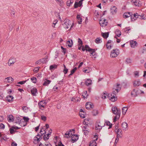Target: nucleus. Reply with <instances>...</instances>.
Here are the masks:
<instances>
[{"label":"nucleus","instance_id":"nucleus-1","mask_svg":"<svg viewBox=\"0 0 146 146\" xmlns=\"http://www.w3.org/2000/svg\"><path fill=\"white\" fill-rule=\"evenodd\" d=\"M131 18L132 21L135 20L137 18H139L140 19H146L145 17H144L143 15H138L137 13L134 14L133 15H131Z\"/></svg>","mask_w":146,"mask_h":146},{"label":"nucleus","instance_id":"nucleus-2","mask_svg":"<svg viewBox=\"0 0 146 146\" xmlns=\"http://www.w3.org/2000/svg\"><path fill=\"white\" fill-rule=\"evenodd\" d=\"M112 110L113 114L117 115H118L119 117L121 113L120 109H118L116 107H115L112 108Z\"/></svg>","mask_w":146,"mask_h":146},{"label":"nucleus","instance_id":"nucleus-3","mask_svg":"<svg viewBox=\"0 0 146 146\" xmlns=\"http://www.w3.org/2000/svg\"><path fill=\"white\" fill-rule=\"evenodd\" d=\"M119 54V51L118 49H113L111 51L110 56L112 58H115L117 57Z\"/></svg>","mask_w":146,"mask_h":146},{"label":"nucleus","instance_id":"nucleus-4","mask_svg":"<svg viewBox=\"0 0 146 146\" xmlns=\"http://www.w3.org/2000/svg\"><path fill=\"white\" fill-rule=\"evenodd\" d=\"M63 26L66 29H68L71 25V22L68 19H66L64 20V23L63 24Z\"/></svg>","mask_w":146,"mask_h":146},{"label":"nucleus","instance_id":"nucleus-5","mask_svg":"<svg viewBox=\"0 0 146 146\" xmlns=\"http://www.w3.org/2000/svg\"><path fill=\"white\" fill-rule=\"evenodd\" d=\"M127 123L125 122H123L121 124V127L122 130L124 131H127L128 129Z\"/></svg>","mask_w":146,"mask_h":146},{"label":"nucleus","instance_id":"nucleus-6","mask_svg":"<svg viewBox=\"0 0 146 146\" xmlns=\"http://www.w3.org/2000/svg\"><path fill=\"white\" fill-rule=\"evenodd\" d=\"M100 24L102 27L105 26L107 25V22L105 19H102L99 21Z\"/></svg>","mask_w":146,"mask_h":146},{"label":"nucleus","instance_id":"nucleus-7","mask_svg":"<svg viewBox=\"0 0 146 146\" xmlns=\"http://www.w3.org/2000/svg\"><path fill=\"white\" fill-rule=\"evenodd\" d=\"M113 41L112 40H108L106 45L107 48L108 49H110L113 45Z\"/></svg>","mask_w":146,"mask_h":146},{"label":"nucleus","instance_id":"nucleus-8","mask_svg":"<svg viewBox=\"0 0 146 146\" xmlns=\"http://www.w3.org/2000/svg\"><path fill=\"white\" fill-rule=\"evenodd\" d=\"M105 125V123H104L102 125H100L99 123H96L95 125V129L100 131L102 129V127H104Z\"/></svg>","mask_w":146,"mask_h":146},{"label":"nucleus","instance_id":"nucleus-9","mask_svg":"<svg viewBox=\"0 0 146 146\" xmlns=\"http://www.w3.org/2000/svg\"><path fill=\"white\" fill-rule=\"evenodd\" d=\"M46 103L45 101L44 100L38 103V105L40 109H41L42 108H44L46 104Z\"/></svg>","mask_w":146,"mask_h":146},{"label":"nucleus","instance_id":"nucleus-10","mask_svg":"<svg viewBox=\"0 0 146 146\" xmlns=\"http://www.w3.org/2000/svg\"><path fill=\"white\" fill-rule=\"evenodd\" d=\"M14 97L13 96L9 95L7 96L5 98L6 100L10 103L12 102L13 101Z\"/></svg>","mask_w":146,"mask_h":146},{"label":"nucleus","instance_id":"nucleus-11","mask_svg":"<svg viewBox=\"0 0 146 146\" xmlns=\"http://www.w3.org/2000/svg\"><path fill=\"white\" fill-rule=\"evenodd\" d=\"M72 137L71 138V142L72 143H74L78 139V136L77 135L73 134L72 135Z\"/></svg>","mask_w":146,"mask_h":146},{"label":"nucleus","instance_id":"nucleus-12","mask_svg":"<svg viewBox=\"0 0 146 146\" xmlns=\"http://www.w3.org/2000/svg\"><path fill=\"white\" fill-rule=\"evenodd\" d=\"M116 133L117 134V137H122V131L121 129H117Z\"/></svg>","mask_w":146,"mask_h":146},{"label":"nucleus","instance_id":"nucleus-13","mask_svg":"<svg viewBox=\"0 0 146 146\" xmlns=\"http://www.w3.org/2000/svg\"><path fill=\"white\" fill-rule=\"evenodd\" d=\"M121 88L119 84L117 83L116 85L114 86L113 90L119 91L121 89Z\"/></svg>","mask_w":146,"mask_h":146},{"label":"nucleus","instance_id":"nucleus-14","mask_svg":"<svg viewBox=\"0 0 146 146\" xmlns=\"http://www.w3.org/2000/svg\"><path fill=\"white\" fill-rule=\"evenodd\" d=\"M117 11V8L115 6L111 7V12L112 14H115Z\"/></svg>","mask_w":146,"mask_h":146},{"label":"nucleus","instance_id":"nucleus-15","mask_svg":"<svg viewBox=\"0 0 146 146\" xmlns=\"http://www.w3.org/2000/svg\"><path fill=\"white\" fill-rule=\"evenodd\" d=\"M93 104L91 102H87L86 104V107L88 110L93 108Z\"/></svg>","mask_w":146,"mask_h":146},{"label":"nucleus","instance_id":"nucleus-16","mask_svg":"<svg viewBox=\"0 0 146 146\" xmlns=\"http://www.w3.org/2000/svg\"><path fill=\"white\" fill-rule=\"evenodd\" d=\"M130 45L131 47L134 48L137 46V43L136 41L133 40L131 41L130 42Z\"/></svg>","mask_w":146,"mask_h":146},{"label":"nucleus","instance_id":"nucleus-17","mask_svg":"<svg viewBox=\"0 0 146 146\" xmlns=\"http://www.w3.org/2000/svg\"><path fill=\"white\" fill-rule=\"evenodd\" d=\"M109 98L112 102H114L117 100V98L116 96H115L112 94L111 95V96H109Z\"/></svg>","mask_w":146,"mask_h":146},{"label":"nucleus","instance_id":"nucleus-18","mask_svg":"<svg viewBox=\"0 0 146 146\" xmlns=\"http://www.w3.org/2000/svg\"><path fill=\"white\" fill-rule=\"evenodd\" d=\"M15 62V61L14 59L11 58L9 60L8 62V64L9 66H12Z\"/></svg>","mask_w":146,"mask_h":146},{"label":"nucleus","instance_id":"nucleus-19","mask_svg":"<svg viewBox=\"0 0 146 146\" xmlns=\"http://www.w3.org/2000/svg\"><path fill=\"white\" fill-rule=\"evenodd\" d=\"M13 79L11 77H8L5 78V81L8 83H11L13 81Z\"/></svg>","mask_w":146,"mask_h":146},{"label":"nucleus","instance_id":"nucleus-20","mask_svg":"<svg viewBox=\"0 0 146 146\" xmlns=\"http://www.w3.org/2000/svg\"><path fill=\"white\" fill-rule=\"evenodd\" d=\"M133 86L134 87H136L140 85L141 83L139 81L135 80L133 82Z\"/></svg>","mask_w":146,"mask_h":146},{"label":"nucleus","instance_id":"nucleus-21","mask_svg":"<svg viewBox=\"0 0 146 146\" xmlns=\"http://www.w3.org/2000/svg\"><path fill=\"white\" fill-rule=\"evenodd\" d=\"M139 91L138 90H137L134 89L133 90L131 93L132 96L134 97L137 96L139 94Z\"/></svg>","mask_w":146,"mask_h":146},{"label":"nucleus","instance_id":"nucleus-22","mask_svg":"<svg viewBox=\"0 0 146 146\" xmlns=\"http://www.w3.org/2000/svg\"><path fill=\"white\" fill-rule=\"evenodd\" d=\"M67 46L69 47H72V46L73 44V43L72 40V39H69L68 41L66 43Z\"/></svg>","mask_w":146,"mask_h":146},{"label":"nucleus","instance_id":"nucleus-23","mask_svg":"<svg viewBox=\"0 0 146 146\" xmlns=\"http://www.w3.org/2000/svg\"><path fill=\"white\" fill-rule=\"evenodd\" d=\"M57 67V65L56 64H53L51 65L50 66V69L51 71L54 70Z\"/></svg>","mask_w":146,"mask_h":146},{"label":"nucleus","instance_id":"nucleus-24","mask_svg":"<svg viewBox=\"0 0 146 146\" xmlns=\"http://www.w3.org/2000/svg\"><path fill=\"white\" fill-rule=\"evenodd\" d=\"M31 91L32 94L35 96L36 95V94L37 92V90L36 88H34L32 89Z\"/></svg>","mask_w":146,"mask_h":146},{"label":"nucleus","instance_id":"nucleus-25","mask_svg":"<svg viewBox=\"0 0 146 146\" xmlns=\"http://www.w3.org/2000/svg\"><path fill=\"white\" fill-rule=\"evenodd\" d=\"M131 15L130 12H126L124 13L123 15V17L125 18H127L129 17Z\"/></svg>","mask_w":146,"mask_h":146},{"label":"nucleus","instance_id":"nucleus-26","mask_svg":"<svg viewBox=\"0 0 146 146\" xmlns=\"http://www.w3.org/2000/svg\"><path fill=\"white\" fill-rule=\"evenodd\" d=\"M8 119L9 122H12L14 121V119L13 115H8Z\"/></svg>","mask_w":146,"mask_h":146},{"label":"nucleus","instance_id":"nucleus-27","mask_svg":"<svg viewBox=\"0 0 146 146\" xmlns=\"http://www.w3.org/2000/svg\"><path fill=\"white\" fill-rule=\"evenodd\" d=\"M47 59L48 57H45V58H42L40 59L41 61V63L44 64L46 63L48 61Z\"/></svg>","mask_w":146,"mask_h":146},{"label":"nucleus","instance_id":"nucleus-28","mask_svg":"<svg viewBox=\"0 0 146 146\" xmlns=\"http://www.w3.org/2000/svg\"><path fill=\"white\" fill-rule=\"evenodd\" d=\"M92 81L90 79H87L85 81V84L86 86H88L91 85Z\"/></svg>","mask_w":146,"mask_h":146},{"label":"nucleus","instance_id":"nucleus-29","mask_svg":"<svg viewBox=\"0 0 146 146\" xmlns=\"http://www.w3.org/2000/svg\"><path fill=\"white\" fill-rule=\"evenodd\" d=\"M80 98L78 97H73L71 100V101L74 102H78L80 101Z\"/></svg>","mask_w":146,"mask_h":146},{"label":"nucleus","instance_id":"nucleus-30","mask_svg":"<svg viewBox=\"0 0 146 146\" xmlns=\"http://www.w3.org/2000/svg\"><path fill=\"white\" fill-rule=\"evenodd\" d=\"M77 19L78 20V23L79 24H80L81 23L82 19V18L81 17L80 15H78L77 16Z\"/></svg>","mask_w":146,"mask_h":146},{"label":"nucleus","instance_id":"nucleus-31","mask_svg":"<svg viewBox=\"0 0 146 146\" xmlns=\"http://www.w3.org/2000/svg\"><path fill=\"white\" fill-rule=\"evenodd\" d=\"M51 82V81L46 79L43 85L44 86H47Z\"/></svg>","mask_w":146,"mask_h":146},{"label":"nucleus","instance_id":"nucleus-32","mask_svg":"<svg viewBox=\"0 0 146 146\" xmlns=\"http://www.w3.org/2000/svg\"><path fill=\"white\" fill-rule=\"evenodd\" d=\"M97 144L95 140H93L91 141L89 146H96Z\"/></svg>","mask_w":146,"mask_h":146},{"label":"nucleus","instance_id":"nucleus-33","mask_svg":"<svg viewBox=\"0 0 146 146\" xmlns=\"http://www.w3.org/2000/svg\"><path fill=\"white\" fill-rule=\"evenodd\" d=\"M102 35L104 38H106L108 37V33H102Z\"/></svg>","mask_w":146,"mask_h":146},{"label":"nucleus","instance_id":"nucleus-34","mask_svg":"<svg viewBox=\"0 0 146 146\" xmlns=\"http://www.w3.org/2000/svg\"><path fill=\"white\" fill-rule=\"evenodd\" d=\"M95 42L97 44L100 43L102 42V39L100 38H96Z\"/></svg>","mask_w":146,"mask_h":146},{"label":"nucleus","instance_id":"nucleus-35","mask_svg":"<svg viewBox=\"0 0 146 146\" xmlns=\"http://www.w3.org/2000/svg\"><path fill=\"white\" fill-rule=\"evenodd\" d=\"M127 110V107H124L122 109V113L123 114H125Z\"/></svg>","mask_w":146,"mask_h":146},{"label":"nucleus","instance_id":"nucleus-36","mask_svg":"<svg viewBox=\"0 0 146 146\" xmlns=\"http://www.w3.org/2000/svg\"><path fill=\"white\" fill-rule=\"evenodd\" d=\"M115 33L117 36H119L121 35V32L119 30H117L115 32Z\"/></svg>","mask_w":146,"mask_h":146},{"label":"nucleus","instance_id":"nucleus-37","mask_svg":"<svg viewBox=\"0 0 146 146\" xmlns=\"http://www.w3.org/2000/svg\"><path fill=\"white\" fill-rule=\"evenodd\" d=\"M107 93L106 92H104L102 95L101 97L103 99H105L106 98V97L107 96Z\"/></svg>","mask_w":146,"mask_h":146},{"label":"nucleus","instance_id":"nucleus-38","mask_svg":"<svg viewBox=\"0 0 146 146\" xmlns=\"http://www.w3.org/2000/svg\"><path fill=\"white\" fill-rule=\"evenodd\" d=\"M85 48L86 51H88L89 52H90L92 50V49L90 48L87 45H86L85 46Z\"/></svg>","mask_w":146,"mask_h":146},{"label":"nucleus","instance_id":"nucleus-39","mask_svg":"<svg viewBox=\"0 0 146 146\" xmlns=\"http://www.w3.org/2000/svg\"><path fill=\"white\" fill-rule=\"evenodd\" d=\"M105 124L107 126H109V129L110 128L112 127V124L111 123L110 121H107L105 122Z\"/></svg>","mask_w":146,"mask_h":146},{"label":"nucleus","instance_id":"nucleus-40","mask_svg":"<svg viewBox=\"0 0 146 146\" xmlns=\"http://www.w3.org/2000/svg\"><path fill=\"white\" fill-rule=\"evenodd\" d=\"M39 141L38 140V138H37V137H35L34 138L33 142L35 144H36L39 141Z\"/></svg>","mask_w":146,"mask_h":146},{"label":"nucleus","instance_id":"nucleus-41","mask_svg":"<svg viewBox=\"0 0 146 146\" xmlns=\"http://www.w3.org/2000/svg\"><path fill=\"white\" fill-rule=\"evenodd\" d=\"M40 68L39 67L35 68L33 70V72L35 73H37L38 72Z\"/></svg>","mask_w":146,"mask_h":146},{"label":"nucleus","instance_id":"nucleus-42","mask_svg":"<svg viewBox=\"0 0 146 146\" xmlns=\"http://www.w3.org/2000/svg\"><path fill=\"white\" fill-rule=\"evenodd\" d=\"M64 68L63 72L65 74H66L68 72V69L66 68L65 65H64Z\"/></svg>","mask_w":146,"mask_h":146},{"label":"nucleus","instance_id":"nucleus-43","mask_svg":"<svg viewBox=\"0 0 146 146\" xmlns=\"http://www.w3.org/2000/svg\"><path fill=\"white\" fill-rule=\"evenodd\" d=\"M135 3H134V5L137 6H141V4L139 3V0H136Z\"/></svg>","mask_w":146,"mask_h":146},{"label":"nucleus","instance_id":"nucleus-44","mask_svg":"<svg viewBox=\"0 0 146 146\" xmlns=\"http://www.w3.org/2000/svg\"><path fill=\"white\" fill-rule=\"evenodd\" d=\"M72 131L74 133V129L70 130V131L68 132H67L65 134V135H68V136H69L70 134V132H71Z\"/></svg>","mask_w":146,"mask_h":146},{"label":"nucleus","instance_id":"nucleus-45","mask_svg":"<svg viewBox=\"0 0 146 146\" xmlns=\"http://www.w3.org/2000/svg\"><path fill=\"white\" fill-rule=\"evenodd\" d=\"M32 81L34 83H36V82L37 79L35 77H33L31 78Z\"/></svg>","mask_w":146,"mask_h":146},{"label":"nucleus","instance_id":"nucleus-46","mask_svg":"<svg viewBox=\"0 0 146 146\" xmlns=\"http://www.w3.org/2000/svg\"><path fill=\"white\" fill-rule=\"evenodd\" d=\"M132 60L130 58H127L126 60V62L127 64H130L131 63Z\"/></svg>","mask_w":146,"mask_h":146},{"label":"nucleus","instance_id":"nucleus-47","mask_svg":"<svg viewBox=\"0 0 146 146\" xmlns=\"http://www.w3.org/2000/svg\"><path fill=\"white\" fill-rule=\"evenodd\" d=\"M92 113L93 115L95 116L98 114V111L97 110H94L93 111Z\"/></svg>","mask_w":146,"mask_h":146},{"label":"nucleus","instance_id":"nucleus-48","mask_svg":"<svg viewBox=\"0 0 146 146\" xmlns=\"http://www.w3.org/2000/svg\"><path fill=\"white\" fill-rule=\"evenodd\" d=\"M139 72L138 71L134 72V75L135 77H138L139 76Z\"/></svg>","mask_w":146,"mask_h":146},{"label":"nucleus","instance_id":"nucleus-49","mask_svg":"<svg viewBox=\"0 0 146 146\" xmlns=\"http://www.w3.org/2000/svg\"><path fill=\"white\" fill-rule=\"evenodd\" d=\"M119 91L116 90H113V91L112 93L111 94H112L113 95H114L115 96H116V95L117 94Z\"/></svg>","mask_w":146,"mask_h":146},{"label":"nucleus","instance_id":"nucleus-50","mask_svg":"<svg viewBox=\"0 0 146 146\" xmlns=\"http://www.w3.org/2000/svg\"><path fill=\"white\" fill-rule=\"evenodd\" d=\"M78 42L79 43V45L81 46L83 44L82 41L80 38H78Z\"/></svg>","mask_w":146,"mask_h":146},{"label":"nucleus","instance_id":"nucleus-51","mask_svg":"<svg viewBox=\"0 0 146 146\" xmlns=\"http://www.w3.org/2000/svg\"><path fill=\"white\" fill-rule=\"evenodd\" d=\"M76 67H75L71 71L70 75H72L77 69Z\"/></svg>","mask_w":146,"mask_h":146},{"label":"nucleus","instance_id":"nucleus-52","mask_svg":"<svg viewBox=\"0 0 146 146\" xmlns=\"http://www.w3.org/2000/svg\"><path fill=\"white\" fill-rule=\"evenodd\" d=\"M73 3V1H72L71 0L68 1L66 3L67 5L68 6H70L71 4H72Z\"/></svg>","mask_w":146,"mask_h":146},{"label":"nucleus","instance_id":"nucleus-53","mask_svg":"<svg viewBox=\"0 0 146 146\" xmlns=\"http://www.w3.org/2000/svg\"><path fill=\"white\" fill-rule=\"evenodd\" d=\"M83 113H80V116L81 117H82L83 118H84L85 117V116L84 115L85 114V113L84 112H83Z\"/></svg>","mask_w":146,"mask_h":146},{"label":"nucleus","instance_id":"nucleus-54","mask_svg":"<svg viewBox=\"0 0 146 146\" xmlns=\"http://www.w3.org/2000/svg\"><path fill=\"white\" fill-rule=\"evenodd\" d=\"M58 22V20H54L53 23V25H54V26H52L54 28L55 27V26L56 25V23H57V22Z\"/></svg>","mask_w":146,"mask_h":146},{"label":"nucleus","instance_id":"nucleus-55","mask_svg":"<svg viewBox=\"0 0 146 146\" xmlns=\"http://www.w3.org/2000/svg\"><path fill=\"white\" fill-rule=\"evenodd\" d=\"M41 119L42 120H43L44 121H45L46 120V116H45L43 115H41Z\"/></svg>","mask_w":146,"mask_h":146},{"label":"nucleus","instance_id":"nucleus-56","mask_svg":"<svg viewBox=\"0 0 146 146\" xmlns=\"http://www.w3.org/2000/svg\"><path fill=\"white\" fill-rule=\"evenodd\" d=\"M43 146H51L50 143L49 142L46 143L44 145H42Z\"/></svg>","mask_w":146,"mask_h":146},{"label":"nucleus","instance_id":"nucleus-57","mask_svg":"<svg viewBox=\"0 0 146 146\" xmlns=\"http://www.w3.org/2000/svg\"><path fill=\"white\" fill-rule=\"evenodd\" d=\"M22 108L23 110L25 111V112H26L28 110V108L26 106H23V107Z\"/></svg>","mask_w":146,"mask_h":146},{"label":"nucleus","instance_id":"nucleus-58","mask_svg":"<svg viewBox=\"0 0 146 146\" xmlns=\"http://www.w3.org/2000/svg\"><path fill=\"white\" fill-rule=\"evenodd\" d=\"M23 119L24 121L26 122H28L29 120V119L28 118L25 117H23Z\"/></svg>","mask_w":146,"mask_h":146},{"label":"nucleus","instance_id":"nucleus-59","mask_svg":"<svg viewBox=\"0 0 146 146\" xmlns=\"http://www.w3.org/2000/svg\"><path fill=\"white\" fill-rule=\"evenodd\" d=\"M79 6L78 5V2H76L75 3L74 5V7L75 8H77L78 7H79Z\"/></svg>","mask_w":146,"mask_h":146},{"label":"nucleus","instance_id":"nucleus-60","mask_svg":"<svg viewBox=\"0 0 146 146\" xmlns=\"http://www.w3.org/2000/svg\"><path fill=\"white\" fill-rule=\"evenodd\" d=\"M27 81V80H25L24 81H22L19 82L18 83V84H25Z\"/></svg>","mask_w":146,"mask_h":146},{"label":"nucleus","instance_id":"nucleus-61","mask_svg":"<svg viewBox=\"0 0 146 146\" xmlns=\"http://www.w3.org/2000/svg\"><path fill=\"white\" fill-rule=\"evenodd\" d=\"M119 137H117V138H116V139L115 140V141L114 143L115 145H116V144H117V142H118L119 141Z\"/></svg>","mask_w":146,"mask_h":146},{"label":"nucleus","instance_id":"nucleus-62","mask_svg":"<svg viewBox=\"0 0 146 146\" xmlns=\"http://www.w3.org/2000/svg\"><path fill=\"white\" fill-rule=\"evenodd\" d=\"M41 136L40 135L38 134L35 136V137H37V138H38L39 141H40V140L42 139V137L41 138Z\"/></svg>","mask_w":146,"mask_h":146},{"label":"nucleus","instance_id":"nucleus-63","mask_svg":"<svg viewBox=\"0 0 146 146\" xmlns=\"http://www.w3.org/2000/svg\"><path fill=\"white\" fill-rule=\"evenodd\" d=\"M18 121H16L15 122L17 123L20 124V122L21 121V119L19 118H18L17 119Z\"/></svg>","mask_w":146,"mask_h":146},{"label":"nucleus","instance_id":"nucleus-64","mask_svg":"<svg viewBox=\"0 0 146 146\" xmlns=\"http://www.w3.org/2000/svg\"><path fill=\"white\" fill-rule=\"evenodd\" d=\"M17 144L15 142H13L11 144V146H17Z\"/></svg>","mask_w":146,"mask_h":146}]
</instances>
